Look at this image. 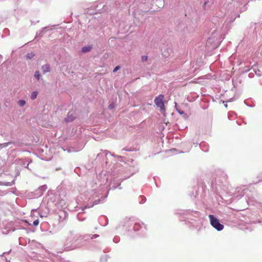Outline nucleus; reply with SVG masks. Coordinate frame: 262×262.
I'll use <instances>...</instances> for the list:
<instances>
[{
	"instance_id": "nucleus-1",
	"label": "nucleus",
	"mask_w": 262,
	"mask_h": 262,
	"mask_svg": "<svg viewBox=\"0 0 262 262\" xmlns=\"http://www.w3.org/2000/svg\"><path fill=\"white\" fill-rule=\"evenodd\" d=\"M211 225L217 231H221L224 229V225L220 223L218 219L213 215L210 214L209 216Z\"/></svg>"
},
{
	"instance_id": "nucleus-2",
	"label": "nucleus",
	"mask_w": 262,
	"mask_h": 262,
	"mask_svg": "<svg viewBox=\"0 0 262 262\" xmlns=\"http://www.w3.org/2000/svg\"><path fill=\"white\" fill-rule=\"evenodd\" d=\"M164 95H159L158 97H156L154 100V102L158 107H159L162 113L165 112V105L164 103Z\"/></svg>"
},
{
	"instance_id": "nucleus-3",
	"label": "nucleus",
	"mask_w": 262,
	"mask_h": 262,
	"mask_svg": "<svg viewBox=\"0 0 262 262\" xmlns=\"http://www.w3.org/2000/svg\"><path fill=\"white\" fill-rule=\"evenodd\" d=\"M76 113L73 111H71L68 113V117L66 119L68 122H71L76 118Z\"/></svg>"
},
{
	"instance_id": "nucleus-4",
	"label": "nucleus",
	"mask_w": 262,
	"mask_h": 262,
	"mask_svg": "<svg viewBox=\"0 0 262 262\" xmlns=\"http://www.w3.org/2000/svg\"><path fill=\"white\" fill-rule=\"evenodd\" d=\"M41 70L43 73L49 72L50 71V67L48 64H45L41 67Z\"/></svg>"
},
{
	"instance_id": "nucleus-5",
	"label": "nucleus",
	"mask_w": 262,
	"mask_h": 262,
	"mask_svg": "<svg viewBox=\"0 0 262 262\" xmlns=\"http://www.w3.org/2000/svg\"><path fill=\"white\" fill-rule=\"evenodd\" d=\"M155 5L159 8H161L164 6V1L163 0H156Z\"/></svg>"
},
{
	"instance_id": "nucleus-6",
	"label": "nucleus",
	"mask_w": 262,
	"mask_h": 262,
	"mask_svg": "<svg viewBox=\"0 0 262 262\" xmlns=\"http://www.w3.org/2000/svg\"><path fill=\"white\" fill-rule=\"evenodd\" d=\"M71 238H72L71 237L67 240V245H68L69 244H70L71 243V246H70L69 247L70 248L72 249H74L76 247V245H74V242L71 240Z\"/></svg>"
},
{
	"instance_id": "nucleus-7",
	"label": "nucleus",
	"mask_w": 262,
	"mask_h": 262,
	"mask_svg": "<svg viewBox=\"0 0 262 262\" xmlns=\"http://www.w3.org/2000/svg\"><path fill=\"white\" fill-rule=\"evenodd\" d=\"M92 48L91 46L84 47L82 48V51L83 53H86L90 51Z\"/></svg>"
},
{
	"instance_id": "nucleus-8",
	"label": "nucleus",
	"mask_w": 262,
	"mask_h": 262,
	"mask_svg": "<svg viewBox=\"0 0 262 262\" xmlns=\"http://www.w3.org/2000/svg\"><path fill=\"white\" fill-rule=\"evenodd\" d=\"M37 94L38 93L37 92H33L31 95V98L32 100H34L35 99H36L37 96Z\"/></svg>"
},
{
	"instance_id": "nucleus-9",
	"label": "nucleus",
	"mask_w": 262,
	"mask_h": 262,
	"mask_svg": "<svg viewBox=\"0 0 262 262\" xmlns=\"http://www.w3.org/2000/svg\"><path fill=\"white\" fill-rule=\"evenodd\" d=\"M34 77L39 80L40 78V74L39 72V71H36L34 74Z\"/></svg>"
},
{
	"instance_id": "nucleus-10",
	"label": "nucleus",
	"mask_w": 262,
	"mask_h": 262,
	"mask_svg": "<svg viewBox=\"0 0 262 262\" xmlns=\"http://www.w3.org/2000/svg\"><path fill=\"white\" fill-rule=\"evenodd\" d=\"M26 104V101L24 100H20L19 101H18V104L20 106H24Z\"/></svg>"
},
{
	"instance_id": "nucleus-11",
	"label": "nucleus",
	"mask_w": 262,
	"mask_h": 262,
	"mask_svg": "<svg viewBox=\"0 0 262 262\" xmlns=\"http://www.w3.org/2000/svg\"><path fill=\"white\" fill-rule=\"evenodd\" d=\"M148 57L146 55L142 56L141 57V61L142 62H144L147 60Z\"/></svg>"
},
{
	"instance_id": "nucleus-12",
	"label": "nucleus",
	"mask_w": 262,
	"mask_h": 262,
	"mask_svg": "<svg viewBox=\"0 0 262 262\" xmlns=\"http://www.w3.org/2000/svg\"><path fill=\"white\" fill-rule=\"evenodd\" d=\"M34 56V54L33 53H30L27 54V58L28 59H31Z\"/></svg>"
},
{
	"instance_id": "nucleus-13",
	"label": "nucleus",
	"mask_w": 262,
	"mask_h": 262,
	"mask_svg": "<svg viewBox=\"0 0 262 262\" xmlns=\"http://www.w3.org/2000/svg\"><path fill=\"white\" fill-rule=\"evenodd\" d=\"M39 224V221L38 220H35L33 223V225L34 226H37Z\"/></svg>"
},
{
	"instance_id": "nucleus-14",
	"label": "nucleus",
	"mask_w": 262,
	"mask_h": 262,
	"mask_svg": "<svg viewBox=\"0 0 262 262\" xmlns=\"http://www.w3.org/2000/svg\"><path fill=\"white\" fill-rule=\"evenodd\" d=\"M119 69H120V67L119 66H117L116 67L114 70H113V72H117Z\"/></svg>"
},
{
	"instance_id": "nucleus-15",
	"label": "nucleus",
	"mask_w": 262,
	"mask_h": 262,
	"mask_svg": "<svg viewBox=\"0 0 262 262\" xmlns=\"http://www.w3.org/2000/svg\"><path fill=\"white\" fill-rule=\"evenodd\" d=\"M114 104H110V105H109V106H108V108H109L110 110H112V108H114Z\"/></svg>"
},
{
	"instance_id": "nucleus-16",
	"label": "nucleus",
	"mask_w": 262,
	"mask_h": 262,
	"mask_svg": "<svg viewBox=\"0 0 262 262\" xmlns=\"http://www.w3.org/2000/svg\"><path fill=\"white\" fill-rule=\"evenodd\" d=\"M179 112V113H180V114H183V113H184V112Z\"/></svg>"
}]
</instances>
